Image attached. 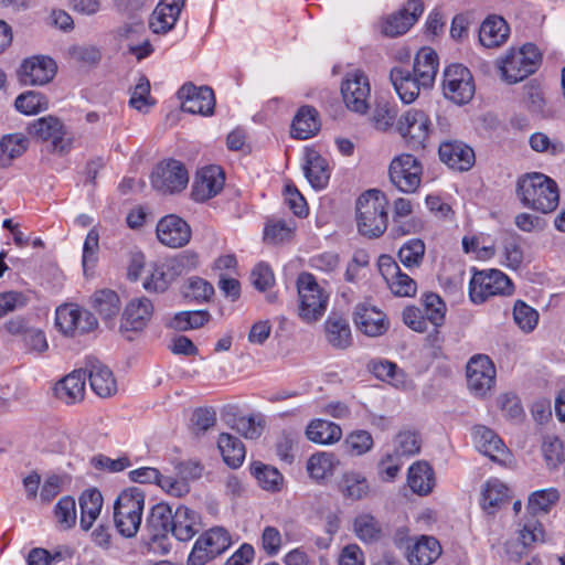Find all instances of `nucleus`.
Listing matches in <instances>:
<instances>
[{
  "mask_svg": "<svg viewBox=\"0 0 565 565\" xmlns=\"http://www.w3.org/2000/svg\"><path fill=\"white\" fill-rule=\"evenodd\" d=\"M438 66L439 58L435 50L424 46L414 57L412 73L403 67L392 68L390 78L401 100L411 104L416 100L422 89L433 87Z\"/></svg>",
  "mask_w": 565,
  "mask_h": 565,
  "instance_id": "1",
  "label": "nucleus"
},
{
  "mask_svg": "<svg viewBox=\"0 0 565 565\" xmlns=\"http://www.w3.org/2000/svg\"><path fill=\"white\" fill-rule=\"evenodd\" d=\"M515 193L524 207L543 214L555 211L559 203L557 183L541 172L519 177Z\"/></svg>",
  "mask_w": 565,
  "mask_h": 565,
  "instance_id": "2",
  "label": "nucleus"
},
{
  "mask_svg": "<svg viewBox=\"0 0 565 565\" xmlns=\"http://www.w3.org/2000/svg\"><path fill=\"white\" fill-rule=\"evenodd\" d=\"M387 198L376 189L367 190L356 200L355 222L358 232L367 238H379L388 224Z\"/></svg>",
  "mask_w": 565,
  "mask_h": 565,
  "instance_id": "3",
  "label": "nucleus"
},
{
  "mask_svg": "<svg viewBox=\"0 0 565 565\" xmlns=\"http://www.w3.org/2000/svg\"><path fill=\"white\" fill-rule=\"evenodd\" d=\"M513 292L511 278L500 269H471L468 296L472 303L482 305L493 297L511 296Z\"/></svg>",
  "mask_w": 565,
  "mask_h": 565,
  "instance_id": "4",
  "label": "nucleus"
},
{
  "mask_svg": "<svg viewBox=\"0 0 565 565\" xmlns=\"http://www.w3.org/2000/svg\"><path fill=\"white\" fill-rule=\"evenodd\" d=\"M541 54L531 43L520 49H510L504 55L497 58L495 67L500 78L508 84H515L534 73Z\"/></svg>",
  "mask_w": 565,
  "mask_h": 565,
  "instance_id": "5",
  "label": "nucleus"
},
{
  "mask_svg": "<svg viewBox=\"0 0 565 565\" xmlns=\"http://www.w3.org/2000/svg\"><path fill=\"white\" fill-rule=\"evenodd\" d=\"M145 507V493L139 488L124 490L114 504V522L125 537H134L141 525Z\"/></svg>",
  "mask_w": 565,
  "mask_h": 565,
  "instance_id": "6",
  "label": "nucleus"
},
{
  "mask_svg": "<svg viewBox=\"0 0 565 565\" xmlns=\"http://www.w3.org/2000/svg\"><path fill=\"white\" fill-rule=\"evenodd\" d=\"M298 316L306 323H313L324 315L329 295L319 286L313 275L302 273L297 279Z\"/></svg>",
  "mask_w": 565,
  "mask_h": 565,
  "instance_id": "7",
  "label": "nucleus"
},
{
  "mask_svg": "<svg viewBox=\"0 0 565 565\" xmlns=\"http://www.w3.org/2000/svg\"><path fill=\"white\" fill-rule=\"evenodd\" d=\"M231 545L232 537L228 531L223 526H213L196 539L186 564L206 565L225 553Z\"/></svg>",
  "mask_w": 565,
  "mask_h": 565,
  "instance_id": "8",
  "label": "nucleus"
},
{
  "mask_svg": "<svg viewBox=\"0 0 565 565\" xmlns=\"http://www.w3.org/2000/svg\"><path fill=\"white\" fill-rule=\"evenodd\" d=\"M340 93L345 107L356 114H365L370 107L371 84L360 68L347 72L341 81Z\"/></svg>",
  "mask_w": 565,
  "mask_h": 565,
  "instance_id": "9",
  "label": "nucleus"
},
{
  "mask_svg": "<svg viewBox=\"0 0 565 565\" xmlns=\"http://www.w3.org/2000/svg\"><path fill=\"white\" fill-rule=\"evenodd\" d=\"M28 132L34 138L51 143L53 151L65 153L74 146V136L56 117L44 116L28 127Z\"/></svg>",
  "mask_w": 565,
  "mask_h": 565,
  "instance_id": "10",
  "label": "nucleus"
},
{
  "mask_svg": "<svg viewBox=\"0 0 565 565\" xmlns=\"http://www.w3.org/2000/svg\"><path fill=\"white\" fill-rule=\"evenodd\" d=\"M388 175L392 184L398 191L414 193L422 182V162L413 154L402 153L391 161Z\"/></svg>",
  "mask_w": 565,
  "mask_h": 565,
  "instance_id": "11",
  "label": "nucleus"
},
{
  "mask_svg": "<svg viewBox=\"0 0 565 565\" xmlns=\"http://www.w3.org/2000/svg\"><path fill=\"white\" fill-rule=\"evenodd\" d=\"M55 326L66 335L89 333L97 329L96 317L75 303H64L55 310Z\"/></svg>",
  "mask_w": 565,
  "mask_h": 565,
  "instance_id": "12",
  "label": "nucleus"
},
{
  "mask_svg": "<svg viewBox=\"0 0 565 565\" xmlns=\"http://www.w3.org/2000/svg\"><path fill=\"white\" fill-rule=\"evenodd\" d=\"M397 131L413 147L424 148L434 128L427 113L409 108L397 120Z\"/></svg>",
  "mask_w": 565,
  "mask_h": 565,
  "instance_id": "13",
  "label": "nucleus"
},
{
  "mask_svg": "<svg viewBox=\"0 0 565 565\" xmlns=\"http://www.w3.org/2000/svg\"><path fill=\"white\" fill-rule=\"evenodd\" d=\"M444 96L455 104L463 105L475 95V83L470 71L461 64H451L444 72Z\"/></svg>",
  "mask_w": 565,
  "mask_h": 565,
  "instance_id": "14",
  "label": "nucleus"
},
{
  "mask_svg": "<svg viewBox=\"0 0 565 565\" xmlns=\"http://www.w3.org/2000/svg\"><path fill=\"white\" fill-rule=\"evenodd\" d=\"M424 12L420 0H408L403 8L383 17L379 21L380 32L388 38L405 34Z\"/></svg>",
  "mask_w": 565,
  "mask_h": 565,
  "instance_id": "15",
  "label": "nucleus"
},
{
  "mask_svg": "<svg viewBox=\"0 0 565 565\" xmlns=\"http://www.w3.org/2000/svg\"><path fill=\"white\" fill-rule=\"evenodd\" d=\"M151 182L157 191L172 194L185 189L189 174L183 163L171 159L157 166L152 172Z\"/></svg>",
  "mask_w": 565,
  "mask_h": 565,
  "instance_id": "16",
  "label": "nucleus"
},
{
  "mask_svg": "<svg viewBox=\"0 0 565 565\" xmlns=\"http://www.w3.org/2000/svg\"><path fill=\"white\" fill-rule=\"evenodd\" d=\"M57 71L55 61L46 55H34L23 60L18 77L24 85L41 86L50 83Z\"/></svg>",
  "mask_w": 565,
  "mask_h": 565,
  "instance_id": "17",
  "label": "nucleus"
},
{
  "mask_svg": "<svg viewBox=\"0 0 565 565\" xmlns=\"http://www.w3.org/2000/svg\"><path fill=\"white\" fill-rule=\"evenodd\" d=\"M181 108L189 114L210 116L214 111L215 97L213 90L207 86H195L186 83L178 92Z\"/></svg>",
  "mask_w": 565,
  "mask_h": 565,
  "instance_id": "18",
  "label": "nucleus"
},
{
  "mask_svg": "<svg viewBox=\"0 0 565 565\" xmlns=\"http://www.w3.org/2000/svg\"><path fill=\"white\" fill-rule=\"evenodd\" d=\"M377 265L387 287L395 296L414 297L416 295V281L401 270L392 256L381 255Z\"/></svg>",
  "mask_w": 565,
  "mask_h": 565,
  "instance_id": "19",
  "label": "nucleus"
},
{
  "mask_svg": "<svg viewBox=\"0 0 565 565\" xmlns=\"http://www.w3.org/2000/svg\"><path fill=\"white\" fill-rule=\"evenodd\" d=\"M160 244L169 248H182L189 244L192 236L190 225L180 216L169 214L161 217L156 227Z\"/></svg>",
  "mask_w": 565,
  "mask_h": 565,
  "instance_id": "20",
  "label": "nucleus"
},
{
  "mask_svg": "<svg viewBox=\"0 0 565 565\" xmlns=\"http://www.w3.org/2000/svg\"><path fill=\"white\" fill-rule=\"evenodd\" d=\"M467 382L477 395H483L494 384L495 366L489 355H472L468 361Z\"/></svg>",
  "mask_w": 565,
  "mask_h": 565,
  "instance_id": "21",
  "label": "nucleus"
},
{
  "mask_svg": "<svg viewBox=\"0 0 565 565\" xmlns=\"http://www.w3.org/2000/svg\"><path fill=\"white\" fill-rule=\"evenodd\" d=\"M86 377L85 370H74L54 384L53 396L68 406L81 403L85 397Z\"/></svg>",
  "mask_w": 565,
  "mask_h": 565,
  "instance_id": "22",
  "label": "nucleus"
},
{
  "mask_svg": "<svg viewBox=\"0 0 565 565\" xmlns=\"http://www.w3.org/2000/svg\"><path fill=\"white\" fill-rule=\"evenodd\" d=\"M225 182L222 169L217 166H207L196 172L193 185L192 198L195 201L204 202L217 195Z\"/></svg>",
  "mask_w": 565,
  "mask_h": 565,
  "instance_id": "23",
  "label": "nucleus"
},
{
  "mask_svg": "<svg viewBox=\"0 0 565 565\" xmlns=\"http://www.w3.org/2000/svg\"><path fill=\"white\" fill-rule=\"evenodd\" d=\"M153 315V305L150 299L139 297L131 299L125 307L121 316L120 332L141 331L149 323Z\"/></svg>",
  "mask_w": 565,
  "mask_h": 565,
  "instance_id": "24",
  "label": "nucleus"
},
{
  "mask_svg": "<svg viewBox=\"0 0 565 565\" xmlns=\"http://www.w3.org/2000/svg\"><path fill=\"white\" fill-rule=\"evenodd\" d=\"M173 513L171 508L164 503L152 507L146 520V529L151 536L150 547L152 550L156 548V545L163 546V542L167 541V536L171 532Z\"/></svg>",
  "mask_w": 565,
  "mask_h": 565,
  "instance_id": "25",
  "label": "nucleus"
},
{
  "mask_svg": "<svg viewBox=\"0 0 565 565\" xmlns=\"http://www.w3.org/2000/svg\"><path fill=\"white\" fill-rule=\"evenodd\" d=\"M185 0H161L149 19V28L156 34H166L171 31L184 7Z\"/></svg>",
  "mask_w": 565,
  "mask_h": 565,
  "instance_id": "26",
  "label": "nucleus"
},
{
  "mask_svg": "<svg viewBox=\"0 0 565 565\" xmlns=\"http://www.w3.org/2000/svg\"><path fill=\"white\" fill-rule=\"evenodd\" d=\"M356 328L369 337H379L390 327L386 315L374 306L359 305L354 312Z\"/></svg>",
  "mask_w": 565,
  "mask_h": 565,
  "instance_id": "27",
  "label": "nucleus"
},
{
  "mask_svg": "<svg viewBox=\"0 0 565 565\" xmlns=\"http://www.w3.org/2000/svg\"><path fill=\"white\" fill-rule=\"evenodd\" d=\"M439 158L450 169L467 171L475 163L472 148L461 141H445L439 146Z\"/></svg>",
  "mask_w": 565,
  "mask_h": 565,
  "instance_id": "28",
  "label": "nucleus"
},
{
  "mask_svg": "<svg viewBox=\"0 0 565 565\" xmlns=\"http://www.w3.org/2000/svg\"><path fill=\"white\" fill-rule=\"evenodd\" d=\"M409 541L406 557L411 565H430L441 554V546L433 536L422 535Z\"/></svg>",
  "mask_w": 565,
  "mask_h": 565,
  "instance_id": "29",
  "label": "nucleus"
},
{
  "mask_svg": "<svg viewBox=\"0 0 565 565\" xmlns=\"http://www.w3.org/2000/svg\"><path fill=\"white\" fill-rule=\"evenodd\" d=\"M303 172L310 185L316 190H321L328 185L331 169L328 160L318 151L307 149L305 153Z\"/></svg>",
  "mask_w": 565,
  "mask_h": 565,
  "instance_id": "30",
  "label": "nucleus"
},
{
  "mask_svg": "<svg viewBox=\"0 0 565 565\" xmlns=\"http://www.w3.org/2000/svg\"><path fill=\"white\" fill-rule=\"evenodd\" d=\"M472 438L477 449L494 461L503 462L508 450L501 438L486 426H476L472 430Z\"/></svg>",
  "mask_w": 565,
  "mask_h": 565,
  "instance_id": "31",
  "label": "nucleus"
},
{
  "mask_svg": "<svg viewBox=\"0 0 565 565\" xmlns=\"http://www.w3.org/2000/svg\"><path fill=\"white\" fill-rule=\"evenodd\" d=\"M413 201L407 198H398L393 203V231L398 235L415 234L423 227L419 218L412 216Z\"/></svg>",
  "mask_w": 565,
  "mask_h": 565,
  "instance_id": "32",
  "label": "nucleus"
},
{
  "mask_svg": "<svg viewBox=\"0 0 565 565\" xmlns=\"http://www.w3.org/2000/svg\"><path fill=\"white\" fill-rule=\"evenodd\" d=\"M324 337L335 350H345L352 342V331L349 320L337 313H331L323 323Z\"/></svg>",
  "mask_w": 565,
  "mask_h": 565,
  "instance_id": "33",
  "label": "nucleus"
},
{
  "mask_svg": "<svg viewBox=\"0 0 565 565\" xmlns=\"http://www.w3.org/2000/svg\"><path fill=\"white\" fill-rule=\"evenodd\" d=\"M178 278L168 258L149 266L142 287L150 292H163Z\"/></svg>",
  "mask_w": 565,
  "mask_h": 565,
  "instance_id": "34",
  "label": "nucleus"
},
{
  "mask_svg": "<svg viewBox=\"0 0 565 565\" xmlns=\"http://www.w3.org/2000/svg\"><path fill=\"white\" fill-rule=\"evenodd\" d=\"M88 379L92 390L100 397H108L116 393L117 383L113 371L98 360H90L87 364Z\"/></svg>",
  "mask_w": 565,
  "mask_h": 565,
  "instance_id": "35",
  "label": "nucleus"
},
{
  "mask_svg": "<svg viewBox=\"0 0 565 565\" xmlns=\"http://www.w3.org/2000/svg\"><path fill=\"white\" fill-rule=\"evenodd\" d=\"M199 514L184 505H180L173 513L170 533L177 540L185 542L191 540L199 532Z\"/></svg>",
  "mask_w": 565,
  "mask_h": 565,
  "instance_id": "36",
  "label": "nucleus"
},
{
  "mask_svg": "<svg viewBox=\"0 0 565 565\" xmlns=\"http://www.w3.org/2000/svg\"><path fill=\"white\" fill-rule=\"evenodd\" d=\"M320 118L316 108L302 106L296 113L291 122V136L306 140L313 137L320 130Z\"/></svg>",
  "mask_w": 565,
  "mask_h": 565,
  "instance_id": "37",
  "label": "nucleus"
},
{
  "mask_svg": "<svg viewBox=\"0 0 565 565\" xmlns=\"http://www.w3.org/2000/svg\"><path fill=\"white\" fill-rule=\"evenodd\" d=\"M509 32L510 29L503 18L490 15L480 25L479 41L484 47H497L508 40Z\"/></svg>",
  "mask_w": 565,
  "mask_h": 565,
  "instance_id": "38",
  "label": "nucleus"
},
{
  "mask_svg": "<svg viewBox=\"0 0 565 565\" xmlns=\"http://www.w3.org/2000/svg\"><path fill=\"white\" fill-rule=\"evenodd\" d=\"M307 438L316 444L331 445L342 437L341 427L326 419H312L306 428Z\"/></svg>",
  "mask_w": 565,
  "mask_h": 565,
  "instance_id": "39",
  "label": "nucleus"
},
{
  "mask_svg": "<svg viewBox=\"0 0 565 565\" xmlns=\"http://www.w3.org/2000/svg\"><path fill=\"white\" fill-rule=\"evenodd\" d=\"M29 147V139L20 132L4 135L0 138V168H9Z\"/></svg>",
  "mask_w": 565,
  "mask_h": 565,
  "instance_id": "40",
  "label": "nucleus"
},
{
  "mask_svg": "<svg viewBox=\"0 0 565 565\" xmlns=\"http://www.w3.org/2000/svg\"><path fill=\"white\" fill-rule=\"evenodd\" d=\"M407 482L413 492L419 495H427L435 486L431 467L424 461L413 463L408 469Z\"/></svg>",
  "mask_w": 565,
  "mask_h": 565,
  "instance_id": "41",
  "label": "nucleus"
},
{
  "mask_svg": "<svg viewBox=\"0 0 565 565\" xmlns=\"http://www.w3.org/2000/svg\"><path fill=\"white\" fill-rule=\"evenodd\" d=\"M462 247L466 254H470L473 258L481 262L490 260L497 254L493 238L484 233L465 236L462 238Z\"/></svg>",
  "mask_w": 565,
  "mask_h": 565,
  "instance_id": "42",
  "label": "nucleus"
},
{
  "mask_svg": "<svg viewBox=\"0 0 565 565\" xmlns=\"http://www.w3.org/2000/svg\"><path fill=\"white\" fill-rule=\"evenodd\" d=\"M103 507V495L97 489L85 490L79 497L81 527L88 531Z\"/></svg>",
  "mask_w": 565,
  "mask_h": 565,
  "instance_id": "43",
  "label": "nucleus"
},
{
  "mask_svg": "<svg viewBox=\"0 0 565 565\" xmlns=\"http://www.w3.org/2000/svg\"><path fill=\"white\" fill-rule=\"evenodd\" d=\"M338 488L342 495L350 500H361L370 491L366 478L355 471L344 472L339 479Z\"/></svg>",
  "mask_w": 565,
  "mask_h": 565,
  "instance_id": "44",
  "label": "nucleus"
},
{
  "mask_svg": "<svg viewBox=\"0 0 565 565\" xmlns=\"http://www.w3.org/2000/svg\"><path fill=\"white\" fill-rule=\"evenodd\" d=\"M90 305L105 321L113 320L120 310V299L110 289L95 291L90 298Z\"/></svg>",
  "mask_w": 565,
  "mask_h": 565,
  "instance_id": "45",
  "label": "nucleus"
},
{
  "mask_svg": "<svg viewBox=\"0 0 565 565\" xmlns=\"http://www.w3.org/2000/svg\"><path fill=\"white\" fill-rule=\"evenodd\" d=\"M217 447L225 463L232 468H238L245 458V447L235 436L222 433L218 436Z\"/></svg>",
  "mask_w": 565,
  "mask_h": 565,
  "instance_id": "46",
  "label": "nucleus"
},
{
  "mask_svg": "<svg viewBox=\"0 0 565 565\" xmlns=\"http://www.w3.org/2000/svg\"><path fill=\"white\" fill-rule=\"evenodd\" d=\"M509 499V489L500 480L494 479L486 483L482 491L481 505L489 513H493L494 509L501 508Z\"/></svg>",
  "mask_w": 565,
  "mask_h": 565,
  "instance_id": "47",
  "label": "nucleus"
},
{
  "mask_svg": "<svg viewBox=\"0 0 565 565\" xmlns=\"http://www.w3.org/2000/svg\"><path fill=\"white\" fill-rule=\"evenodd\" d=\"M339 465L335 456L331 452H317L310 456L307 462V471L315 480H322L331 476Z\"/></svg>",
  "mask_w": 565,
  "mask_h": 565,
  "instance_id": "48",
  "label": "nucleus"
},
{
  "mask_svg": "<svg viewBox=\"0 0 565 565\" xmlns=\"http://www.w3.org/2000/svg\"><path fill=\"white\" fill-rule=\"evenodd\" d=\"M14 106L19 113L32 116L46 110L49 108V100L43 94L29 90L15 98Z\"/></svg>",
  "mask_w": 565,
  "mask_h": 565,
  "instance_id": "49",
  "label": "nucleus"
},
{
  "mask_svg": "<svg viewBox=\"0 0 565 565\" xmlns=\"http://www.w3.org/2000/svg\"><path fill=\"white\" fill-rule=\"evenodd\" d=\"M252 475L259 486L268 491H277L282 483V475L274 467L256 461L250 466Z\"/></svg>",
  "mask_w": 565,
  "mask_h": 565,
  "instance_id": "50",
  "label": "nucleus"
},
{
  "mask_svg": "<svg viewBox=\"0 0 565 565\" xmlns=\"http://www.w3.org/2000/svg\"><path fill=\"white\" fill-rule=\"evenodd\" d=\"M420 450V440L416 433L411 430L399 431L394 439L393 455L396 459L408 458L418 454Z\"/></svg>",
  "mask_w": 565,
  "mask_h": 565,
  "instance_id": "51",
  "label": "nucleus"
},
{
  "mask_svg": "<svg viewBox=\"0 0 565 565\" xmlns=\"http://www.w3.org/2000/svg\"><path fill=\"white\" fill-rule=\"evenodd\" d=\"M206 310L180 311L173 316L170 326L178 330L198 329L210 320Z\"/></svg>",
  "mask_w": 565,
  "mask_h": 565,
  "instance_id": "52",
  "label": "nucleus"
},
{
  "mask_svg": "<svg viewBox=\"0 0 565 565\" xmlns=\"http://www.w3.org/2000/svg\"><path fill=\"white\" fill-rule=\"evenodd\" d=\"M531 149L547 156H559L565 151V145L558 138H551L546 134L537 131L530 136Z\"/></svg>",
  "mask_w": 565,
  "mask_h": 565,
  "instance_id": "53",
  "label": "nucleus"
},
{
  "mask_svg": "<svg viewBox=\"0 0 565 565\" xmlns=\"http://www.w3.org/2000/svg\"><path fill=\"white\" fill-rule=\"evenodd\" d=\"M513 320L520 330L529 333L539 323V312L523 300H516L513 306Z\"/></svg>",
  "mask_w": 565,
  "mask_h": 565,
  "instance_id": "54",
  "label": "nucleus"
},
{
  "mask_svg": "<svg viewBox=\"0 0 565 565\" xmlns=\"http://www.w3.org/2000/svg\"><path fill=\"white\" fill-rule=\"evenodd\" d=\"M371 372L382 381H390L396 387H405V375L395 363L387 360L373 361Z\"/></svg>",
  "mask_w": 565,
  "mask_h": 565,
  "instance_id": "55",
  "label": "nucleus"
},
{
  "mask_svg": "<svg viewBox=\"0 0 565 565\" xmlns=\"http://www.w3.org/2000/svg\"><path fill=\"white\" fill-rule=\"evenodd\" d=\"M183 294L186 298L196 302H205L213 297L214 287L205 279L199 276H192L185 281Z\"/></svg>",
  "mask_w": 565,
  "mask_h": 565,
  "instance_id": "56",
  "label": "nucleus"
},
{
  "mask_svg": "<svg viewBox=\"0 0 565 565\" xmlns=\"http://www.w3.org/2000/svg\"><path fill=\"white\" fill-rule=\"evenodd\" d=\"M296 230V223L292 220L269 221L264 230V239L271 244L282 243L289 239Z\"/></svg>",
  "mask_w": 565,
  "mask_h": 565,
  "instance_id": "57",
  "label": "nucleus"
},
{
  "mask_svg": "<svg viewBox=\"0 0 565 565\" xmlns=\"http://www.w3.org/2000/svg\"><path fill=\"white\" fill-rule=\"evenodd\" d=\"M524 262V252L522 246L514 238L507 239L499 253V264L512 269H519Z\"/></svg>",
  "mask_w": 565,
  "mask_h": 565,
  "instance_id": "58",
  "label": "nucleus"
},
{
  "mask_svg": "<svg viewBox=\"0 0 565 565\" xmlns=\"http://www.w3.org/2000/svg\"><path fill=\"white\" fill-rule=\"evenodd\" d=\"M424 317L433 327H440L445 321L446 305L437 294H426L423 298Z\"/></svg>",
  "mask_w": 565,
  "mask_h": 565,
  "instance_id": "59",
  "label": "nucleus"
},
{
  "mask_svg": "<svg viewBox=\"0 0 565 565\" xmlns=\"http://www.w3.org/2000/svg\"><path fill=\"white\" fill-rule=\"evenodd\" d=\"M353 527L356 536L364 542H375L380 540L382 534L380 523L371 514H361L356 516Z\"/></svg>",
  "mask_w": 565,
  "mask_h": 565,
  "instance_id": "60",
  "label": "nucleus"
},
{
  "mask_svg": "<svg viewBox=\"0 0 565 565\" xmlns=\"http://www.w3.org/2000/svg\"><path fill=\"white\" fill-rule=\"evenodd\" d=\"M559 499L558 491L556 489H544L536 491L531 494L527 503V511L532 515H536L537 513H546L550 511L551 507L554 505Z\"/></svg>",
  "mask_w": 565,
  "mask_h": 565,
  "instance_id": "61",
  "label": "nucleus"
},
{
  "mask_svg": "<svg viewBox=\"0 0 565 565\" xmlns=\"http://www.w3.org/2000/svg\"><path fill=\"white\" fill-rule=\"evenodd\" d=\"M129 105L140 113H148L154 105V102L150 96V83L146 77H140L135 85L129 99Z\"/></svg>",
  "mask_w": 565,
  "mask_h": 565,
  "instance_id": "62",
  "label": "nucleus"
},
{
  "mask_svg": "<svg viewBox=\"0 0 565 565\" xmlns=\"http://www.w3.org/2000/svg\"><path fill=\"white\" fill-rule=\"evenodd\" d=\"M425 254V244L418 238L407 241L398 250L401 263L407 267H417L422 263Z\"/></svg>",
  "mask_w": 565,
  "mask_h": 565,
  "instance_id": "63",
  "label": "nucleus"
},
{
  "mask_svg": "<svg viewBox=\"0 0 565 565\" xmlns=\"http://www.w3.org/2000/svg\"><path fill=\"white\" fill-rule=\"evenodd\" d=\"M542 452L550 468L554 469L565 462V444L556 437H547L544 440Z\"/></svg>",
  "mask_w": 565,
  "mask_h": 565,
  "instance_id": "64",
  "label": "nucleus"
}]
</instances>
